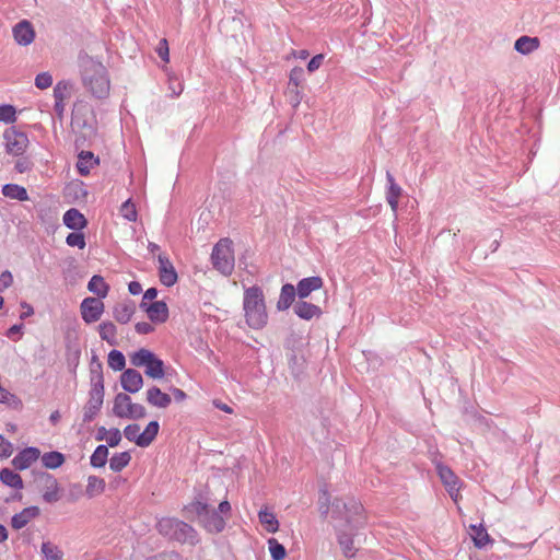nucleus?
I'll return each instance as SVG.
<instances>
[{
	"instance_id": "f257e3e1",
	"label": "nucleus",
	"mask_w": 560,
	"mask_h": 560,
	"mask_svg": "<svg viewBox=\"0 0 560 560\" xmlns=\"http://www.w3.org/2000/svg\"><path fill=\"white\" fill-rule=\"evenodd\" d=\"M81 77L84 88L98 100L106 98L109 94L110 82L105 66L85 56L81 58Z\"/></svg>"
},
{
	"instance_id": "f03ea898",
	"label": "nucleus",
	"mask_w": 560,
	"mask_h": 560,
	"mask_svg": "<svg viewBox=\"0 0 560 560\" xmlns=\"http://www.w3.org/2000/svg\"><path fill=\"white\" fill-rule=\"evenodd\" d=\"M243 310L246 324L253 329H262L268 323L264 291L258 285L244 290Z\"/></svg>"
},
{
	"instance_id": "7ed1b4c3",
	"label": "nucleus",
	"mask_w": 560,
	"mask_h": 560,
	"mask_svg": "<svg viewBox=\"0 0 560 560\" xmlns=\"http://www.w3.org/2000/svg\"><path fill=\"white\" fill-rule=\"evenodd\" d=\"M158 530L168 539L180 544L195 546L199 542V535L195 528L184 521L175 517H163L158 522Z\"/></svg>"
},
{
	"instance_id": "20e7f679",
	"label": "nucleus",
	"mask_w": 560,
	"mask_h": 560,
	"mask_svg": "<svg viewBox=\"0 0 560 560\" xmlns=\"http://www.w3.org/2000/svg\"><path fill=\"white\" fill-rule=\"evenodd\" d=\"M331 516L336 520H345L350 530H358L365 524L363 505L352 498L348 501L335 499L331 505Z\"/></svg>"
},
{
	"instance_id": "39448f33",
	"label": "nucleus",
	"mask_w": 560,
	"mask_h": 560,
	"mask_svg": "<svg viewBox=\"0 0 560 560\" xmlns=\"http://www.w3.org/2000/svg\"><path fill=\"white\" fill-rule=\"evenodd\" d=\"M133 366L144 368V374L153 380H161L165 376V364L154 352L141 348L130 357Z\"/></svg>"
},
{
	"instance_id": "423d86ee",
	"label": "nucleus",
	"mask_w": 560,
	"mask_h": 560,
	"mask_svg": "<svg viewBox=\"0 0 560 560\" xmlns=\"http://www.w3.org/2000/svg\"><path fill=\"white\" fill-rule=\"evenodd\" d=\"M213 268L223 276H230L234 270L235 259L233 252V242L225 237L221 238L211 253Z\"/></svg>"
},
{
	"instance_id": "0eeeda50",
	"label": "nucleus",
	"mask_w": 560,
	"mask_h": 560,
	"mask_svg": "<svg viewBox=\"0 0 560 560\" xmlns=\"http://www.w3.org/2000/svg\"><path fill=\"white\" fill-rule=\"evenodd\" d=\"M113 412L116 417L122 419H142L147 416L144 406L132 402L130 396L126 393H118L114 399Z\"/></svg>"
},
{
	"instance_id": "6e6552de",
	"label": "nucleus",
	"mask_w": 560,
	"mask_h": 560,
	"mask_svg": "<svg viewBox=\"0 0 560 560\" xmlns=\"http://www.w3.org/2000/svg\"><path fill=\"white\" fill-rule=\"evenodd\" d=\"M7 152L13 155H22L28 145V138L25 132L10 127L3 132Z\"/></svg>"
},
{
	"instance_id": "1a4fd4ad",
	"label": "nucleus",
	"mask_w": 560,
	"mask_h": 560,
	"mask_svg": "<svg viewBox=\"0 0 560 560\" xmlns=\"http://www.w3.org/2000/svg\"><path fill=\"white\" fill-rule=\"evenodd\" d=\"M436 472L444 485L446 491L448 492L450 497L453 500H457L459 489H460V481L458 477L454 474V471L446 465L442 463H438L436 466Z\"/></svg>"
},
{
	"instance_id": "9d476101",
	"label": "nucleus",
	"mask_w": 560,
	"mask_h": 560,
	"mask_svg": "<svg viewBox=\"0 0 560 560\" xmlns=\"http://www.w3.org/2000/svg\"><path fill=\"white\" fill-rule=\"evenodd\" d=\"M104 402V390L91 388L89 392V400L83 407V423L94 420L102 409Z\"/></svg>"
},
{
	"instance_id": "9b49d317",
	"label": "nucleus",
	"mask_w": 560,
	"mask_h": 560,
	"mask_svg": "<svg viewBox=\"0 0 560 560\" xmlns=\"http://www.w3.org/2000/svg\"><path fill=\"white\" fill-rule=\"evenodd\" d=\"M82 319L86 324L97 322L103 312L104 303L97 298H85L80 305Z\"/></svg>"
},
{
	"instance_id": "f8f14e48",
	"label": "nucleus",
	"mask_w": 560,
	"mask_h": 560,
	"mask_svg": "<svg viewBox=\"0 0 560 560\" xmlns=\"http://www.w3.org/2000/svg\"><path fill=\"white\" fill-rule=\"evenodd\" d=\"M159 261V278L162 284L165 287H173L177 280L178 276L177 272L172 264V261L168 259L167 256L160 254L158 256Z\"/></svg>"
},
{
	"instance_id": "ddd939ff",
	"label": "nucleus",
	"mask_w": 560,
	"mask_h": 560,
	"mask_svg": "<svg viewBox=\"0 0 560 560\" xmlns=\"http://www.w3.org/2000/svg\"><path fill=\"white\" fill-rule=\"evenodd\" d=\"M120 385L125 392L136 394L143 386V377L136 369H126L120 375Z\"/></svg>"
},
{
	"instance_id": "4468645a",
	"label": "nucleus",
	"mask_w": 560,
	"mask_h": 560,
	"mask_svg": "<svg viewBox=\"0 0 560 560\" xmlns=\"http://www.w3.org/2000/svg\"><path fill=\"white\" fill-rule=\"evenodd\" d=\"M39 457L40 451L37 447L28 446L20 451L11 463L16 470H24L27 469Z\"/></svg>"
},
{
	"instance_id": "2eb2a0df",
	"label": "nucleus",
	"mask_w": 560,
	"mask_h": 560,
	"mask_svg": "<svg viewBox=\"0 0 560 560\" xmlns=\"http://www.w3.org/2000/svg\"><path fill=\"white\" fill-rule=\"evenodd\" d=\"M13 36L19 45L27 46L33 43L35 31L32 23L27 20L16 23L13 27Z\"/></svg>"
},
{
	"instance_id": "dca6fc26",
	"label": "nucleus",
	"mask_w": 560,
	"mask_h": 560,
	"mask_svg": "<svg viewBox=\"0 0 560 560\" xmlns=\"http://www.w3.org/2000/svg\"><path fill=\"white\" fill-rule=\"evenodd\" d=\"M70 88H71V84L68 81H59L54 88V98H55L54 110L59 119L63 118L65 100L70 96V94H69Z\"/></svg>"
},
{
	"instance_id": "f3484780",
	"label": "nucleus",
	"mask_w": 560,
	"mask_h": 560,
	"mask_svg": "<svg viewBox=\"0 0 560 560\" xmlns=\"http://www.w3.org/2000/svg\"><path fill=\"white\" fill-rule=\"evenodd\" d=\"M200 524L209 533H221L225 527V520L217 510L209 509L205 516L200 520Z\"/></svg>"
},
{
	"instance_id": "a211bd4d",
	"label": "nucleus",
	"mask_w": 560,
	"mask_h": 560,
	"mask_svg": "<svg viewBox=\"0 0 560 560\" xmlns=\"http://www.w3.org/2000/svg\"><path fill=\"white\" fill-rule=\"evenodd\" d=\"M324 284L319 276L301 279L296 284V293L300 300L306 299L312 292L319 290Z\"/></svg>"
},
{
	"instance_id": "6ab92c4d",
	"label": "nucleus",
	"mask_w": 560,
	"mask_h": 560,
	"mask_svg": "<svg viewBox=\"0 0 560 560\" xmlns=\"http://www.w3.org/2000/svg\"><path fill=\"white\" fill-rule=\"evenodd\" d=\"M293 312L296 316L304 320H311L314 317L319 318L323 314V311L318 305L308 303L303 300H299L294 303Z\"/></svg>"
},
{
	"instance_id": "aec40b11",
	"label": "nucleus",
	"mask_w": 560,
	"mask_h": 560,
	"mask_svg": "<svg viewBox=\"0 0 560 560\" xmlns=\"http://www.w3.org/2000/svg\"><path fill=\"white\" fill-rule=\"evenodd\" d=\"M40 514L38 506H28L23 509L20 513H16L11 518V526L15 530L25 527L32 520L36 518Z\"/></svg>"
},
{
	"instance_id": "412c9836",
	"label": "nucleus",
	"mask_w": 560,
	"mask_h": 560,
	"mask_svg": "<svg viewBox=\"0 0 560 560\" xmlns=\"http://www.w3.org/2000/svg\"><path fill=\"white\" fill-rule=\"evenodd\" d=\"M148 308V317L152 323L163 324L168 319V306L164 301H154Z\"/></svg>"
},
{
	"instance_id": "4be33fe9",
	"label": "nucleus",
	"mask_w": 560,
	"mask_h": 560,
	"mask_svg": "<svg viewBox=\"0 0 560 560\" xmlns=\"http://www.w3.org/2000/svg\"><path fill=\"white\" fill-rule=\"evenodd\" d=\"M63 224L73 231H81L88 225L85 217L75 208L67 210L63 214Z\"/></svg>"
},
{
	"instance_id": "5701e85b",
	"label": "nucleus",
	"mask_w": 560,
	"mask_h": 560,
	"mask_svg": "<svg viewBox=\"0 0 560 560\" xmlns=\"http://www.w3.org/2000/svg\"><path fill=\"white\" fill-rule=\"evenodd\" d=\"M147 401L156 408H167L172 402L171 395L163 393L158 386H152L147 390Z\"/></svg>"
},
{
	"instance_id": "b1692460",
	"label": "nucleus",
	"mask_w": 560,
	"mask_h": 560,
	"mask_svg": "<svg viewBox=\"0 0 560 560\" xmlns=\"http://www.w3.org/2000/svg\"><path fill=\"white\" fill-rule=\"evenodd\" d=\"M336 532H337V540L341 547L343 556L347 558L354 557L358 549L354 547V544H353V530H350L348 533L341 528H337Z\"/></svg>"
},
{
	"instance_id": "393cba45",
	"label": "nucleus",
	"mask_w": 560,
	"mask_h": 560,
	"mask_svg": "<svg viewBox=\"0 0 560 560\" xmlns=\"http://www.w3.org/2000/svg\"><path fill=\"white\" fill-rule=\"evenodd\" d=\"M387 179V191H386V200L390 206L393 211H396L398 208V199L401 196L402 189L398 184H396L394 176L389 171L386 172Z\"/></svg>"
},
{
	"instance_id": "a878e982",
	"label": "nucleus",
	"mask_w": 560,
	"mask_h": 560,
	"mask_svg": "<svg viewBox=\"0 0 560 560\" xmlns=\"http://www.w3.org/2000/svg\"><path fill=\"white\" fill-rule=\"evenodd\" d=\"M91 388L104 390L103 364L96 354L92 355L90 364Z\"/></svg>"
},
{
	"instance_id": "bb28decb",
	"label": "nucleus",
	"mask_w": 560,
	"mask_h": 560,
	"mask_svg": "<svg viewBox=\"0 0 560 560\" xmlns=\"http://www.w3.org/2000/svg\"><path fill=\"white\" fill-rule=\"evenodd\" d=\"M298 295L295 287L291 283H285L282 285L279 300L277 302V310L278 311H285L290 308L295 300V296Z\"/></svg>"
},
{
	"instance_id": "cd10ccee",
	"label": "nucleus",
	"mask_w": 560,
	"mask_h": 560,
	"mask_svg": "<svg viewBox=\"0 0 560 560\" xmlns=\"http://www.w3.org/2000/svg\"><path fill=\"white\" fill-rule=\"evenodd\" d=\"M46 491L43 493V499L47 503H55L59 501V487L57 479L50 474H44Z\"/></svg>"
},
{
	"instance_id": "c85d7f7f",
	"label": "nucleus",
	"mask_w": 560,
	"mask_h": 560,
	"mask_svg": "<svg viewBox=\"0 0 560 560\" xmlns=\"http://www.w3.org/2000/svg\"><path fill=\"white\" fill-rule=\"evenodd\" d=\"M539 46L540 40L538 37H530L527 35L518 37L514 43V49L522 55H529L537 50Z\"/></svg>"
},
{
	"instance_id": "c756f323",
	"label": "nucleus",
	"mask_w": 560,
	"mask_h": 560,
	"mask_svg": "<svg viewBox=\"0 0 560 560\" xmlns=\"http://www.w3.org/2000/svg\"><path fill=\"white\" fill-rule=\"evenodd\" d=\"M136 312V306L132 301L119 303L114 306L113 316L120 324H127Z\"/></svg>"
},
{
	"instance_id": "7c9ffc66",
	"label": "nucleus",
	"mask_w": 560,
	"mask_h": 560,
	"mask_svg": "<svg viewBox=\"0 0 560 560\" xmlns=\"http://www.w3.org/2000/svg\"><path fill=\"white\" fill-rule=\"evenodd\" d=\"M470 536L474 541V545L481 549L485 548L488 544H492L493 539L488 534L487 529L482 524L480 525H470Z\"/></svg>"
},
{
	"instance_id": "2f4dec72",
	"label": "nucleus",
	"mask_w": 560,
	"mask_h": 560,
	"mask_svg": "<svg viewBox=\"0 0 560 560\" xmlns=\"http://www.w3.org/2000/svg\"><path fill=\"white\" fill-rule=\"evenodd\" d=\"M94 164H98V158H95L91 151L83 150L79 153L77 168L80 175H89Z\"/></svg>"
},
{
	"instance_id": "473e14b6",
	"label": "nucleus",
	"mask_w": 560,
	"mask_h": 560,
	"mask_svg": "<svg viewBox=\"0 0 560 560\" xmlns=\"http://www.w3.org/2000/svg\"><path fill=\"white\" fill-rule=\"evenodd\" d=\"M88 290L101 300L107 296L109 285L105 282L102 276L94 275L88 283Z\"/></svg>"
},
{
	"instance_id": "72a5a7b5",
	"label": "nucleus",
	"mask_w": 560,
	"mask_h": 560,
	"mask_svg": "<svg viewBox=\"0 0 560 560\" xmlns=\"http://www.w3.org/2000/svg\"><path fill=\"white\" fill-rule=\"evenodd\" d=\"M288 365L293 377L298 378L305 370V358L292 350L288 353Z\"/></svg>"
},
{
	"instance_id": "f704fd0d",
	"label": "nucleus",
	"mask_w": 560,
	"mask_h": 560,
	"mask_svg": "<svg viewBox=\"0 0 560 560\" xmlns=\"http://www.w3.org/2000/svg\"><path fill=\"white\" fill-rule=\"evenodd\" d=\"M0 480L10 488L22 489L24 487L22 477L10 468L0 470Z\"/></svg>"
},
{
	"instance_id": "c9c22d12",
	"label": "nucleus",
	"mask_w": 560,
	"mask_h": 560,
	"mask_svg": "<svg viewBox=\"0 0 560 560\" xmlns=\"http://www.w3.org/2000/svg\"><path fill=\"white\" fill-rule=\"evenodd\" d=\"M160 424L153 420L148 423L144 431L140 433L139 447H148L159 434Z\"/></svg>"
},
{
	"instance_id": "e433bc0d",
	"label": "nucleus",
	"mask_w": 560,
	"mask_h": 560,
	"mask_svg": "<svg viewBox=\"0 0 560 560\" xmlns=\"http://www.w3.org/2000/svg\"><path fill=\"white\" fill-rule=\"evenodd\" d=\"M2 194L4 197L15 199L19 201L28 200L27 190L18 184H5L2 186Z\"/></svg>"
},
{
	"instance_id": "4c0bfd02",
	"label": "nucleus",
	"mask_w": 560,
	"mask_h": 560,
	"mask_svg": "<svg viewBox=\"0 0 560 560\" xmlns=\"http://www.w3.org/2000/svg\"><path fill=\"white\" fill-rule=\"evenodd\" d=\"M303 80H304V70H303V68L294 67L290 71L289 88L291 89V92L295 93V98H294L295 105H298L301 102V97L299 95L298 88H299V85L301 84V82Z\"/></svg>"
},
{
	"instance_id": "58836bf2",
	"label": "nucleus",
	"mask_w": 560,
	"mask_h": 560,
	"mask_svg": "<svg viewBox=\"0 0 560 560\" xmlns=\"http://www.w3.org/2000/svg\"><path fill=\"white\" fill-rule=\"evenodd\" d=\"M40 458L43 466L48 469H57L60 466H62V464L66 460L65 455L58 451L47 452L44 455H42Z\"/></svg>"
},
{
	"instance_id": "ea45409f",
	"label": "nucleus",
	"mask_w": 560,
	"mask_h": 560,
	"mask_svg": "<svg viewBox=\"0 0 560 560\" xmlns=\"http://www.w3.org/2000/svg\"><path fill=\"white\" fill-rule=\"evenodd\" d=\"M100 337L110 346H116L117 328L112 322H103L98 325Z\"/></svg>"
},
{
	"instance_id": "a19ab883",
	"label": "nucleus",
	"mask_w": 560,
	"mask_h": 560,
	"mask_svg": "<svg viewBox=\"0 0 560 560\" xmlns=\"http://www.w3.org/2000/svg\"><path fill=\"white\" fill-rule=\"evenodd\" d=\"M108 446L98 445L90 457V464L94 468H102L106 465L108 458Z\"/></svg>"
},
{
	"instance_id": "79ce46f5",
	"label": "nucleus",
	"mask_w": 560,
	"mask_h": 560,
	"mask_svg": "<svg viewBox=\"0 0 560 560\" xmlns=\"http://www.w3.org/2000/svg\"><path fill=\"white\" fill-rule=\"evenodd\" d=\"M106 487L105 480L97 476H90L88 478V485L85 493L89 498H94L104 492Z\"/></svg>"
},
{
	"instance_id": "37998d69",
	"label": "nucleus",
	"mask_w": 560,
	"mask_h": 560,
	"mask_svg": "<svg viewBox=\"0 0 560 560\" xmlns=\"http://www.w3.org/2000/svg\"><path fill=\"white\" fill-rule=\"evenodd\" d=\"M0 404H4L14 410H21L23 408L21 398L9 392L2 385H0Z\"/></svg>"
},
{
	"instance_id": "c03bdc74",
	"label": "nucleus",
	"mask_w": 560,
	"mask_h": 560,
	"mask_svg": "<svg viewBox=\"0 0 560 560\" xmlns=\"http://www.w3.org/2000/svg\"><path fill=\"white\" fill-rule=\"evenodd\" d=\"M131 455L129 452L116 453L109 459V468L115 472H119L129 465Z\"/></svg>"
},
{
	"instance_id": "a18cd8bd",
	"label": "nucleus",
	"mask_w": 560,
	"mask_h": 560,
	"mask_svg": "<svg viewBox=\"0 0 560 560\" xmlns=\"http://www.w3.org/2000/svg\"><path fill=\"white\" fill-rule=\"evenodd\" d=\"M259 522L269 533H276L279 529V522L272 512L260 510L258 513Z\"/></svg>"
},
{
	"instance_id": "49530a36",
	"label": "nucleus",
	"mask_w": 560,
	"mask_h": 560,
	"mask_svg": "<svg viewBox=\"0 0 560 560\" xmlns=\"http://www.w3.org/2000/svg\"><path fill=\"white\" fill-rule=\"evenodd\" d=\"M107 363L110 369L114 371H125L126 359L121 351L113 349L108 353Z\"/></svg>"
},
{
	"instance_id": "de8ad7c7",
	"label": "nucleus",
	"mask_w": 560,
	"mask_h": 560,
	"mask_svg": "<svg viewBox=\"0 0 560 560\" xmlns=\"http://www.w3.org/2000/svg\"><path fill=\"white\" fill-rule=\"evenodd\" d=\"M40 550L46 560H62L63 552L50 541L43 542Z\"/></svg>"
},
{
	"instance_id": "09e8293b",
	"label": "nucleus",
	"mask_w": 560,
	"mask_h": 560,
	"mask_svg": "<svg viewBox=\"0 0 560 560\" xmlns=\"http://www.w3.org/2000/svg\"><path fill=\"white\" fill-rule=\"evenodd\" d=\"M268 548L272 560H282L287 555L285 547L276 538L268 539Z\"/></svg>"
},
{
	"instance_id": "8fccbe9b",
	"label": "nucleus",
	"mask_w": 560,
	"mask_h": 560,
	"mask_svg": "<svg viewBox=\"0 0 560 560\" xmlns=\"http://www.w3.org/2000/svg\"><path fill=\"white\" fill-rule=\"evenodd\" d=\"M66 243L70 247H78L80 249H83L86 245L85 236L80 231H73L69 233L66 237Z\"/></svg>"
},
{
	"instance_id": "3c124183",
	"label": "nucleus",
	"mask_w": 560,
	"mask_h": 560,
	"mask_svg": "<svg viewBox=\"0 0 560 560\" xmlns=\"http://www.w3.org/2000/svg\"><path fill=\"white\" fill-rule=\"evenodd\" d=\"M16 120V109L13 105H0V122L12 124Z\"/></svg>"
},
{
	"instance_id": "603ef678",
	"label": "nucleus",
	"mask_w": 560,
	"mask_h": 560,
	"mask_svg": "<svg viewBox=\"0 0 560 560\" xmlns=\"http://www.w3.org/2000/svg\"><path fill=\"white\" fill-rule=\"evenodd\" d=\"M140 425L137 423L128 424L124 429V436L130 441L133 442L136 445L139 446V439L140 436Z\"/></svg>"
},
{
	"instance_id": "864d4df0",
	"label": "nucleus",
	"mask_w": 560,
	"mask_h": 560,
	"mask_svg": "<svg viewBox=\"0 0 560 560\" xmlns=\"http://www.w3.org/2000/svg\"><path fill=\"white\" fill-rule=\"evenodd\" d=\"M187 509L189 512L195 513L196 516L198 517V520L200 521L210 508L207 502L196 500V501L191 502L187 506Z\"/></svg>"
},
{
	"instance_id": "5fc2aeb1",
	"label": "nucleus",
	"mask_w": 560,
	"mask_h": 560,
	"mask_svg": "<svg viewBox=\"0 0 560 560\" xmlns=\"http://www.w3.org/2000/svg\"><path fill=\"white\" fill-rule=\"evenodd\" d=\"M120 212L122 214V217L125 219H127L128 221H136L137 220V210H136V207L135 205L131 202L130 199L126 200L121 207H120Z\"/></svg>"
},
{
	"instance_id": "6e6d98bb",
	"label": "nucleus",
	"mask_w": 560,
	"mask_h": 560,
	"mask_svg": "<svg viewBox=\"0 0 560 560\" xmlns=\"http://www.w3.org/2000/svg\"><path fill=\"white\" fill-rule=\"evenodd\" d=\"M52 84V77L49 72L38 73L35 78V86L39 90H46Z\"/></svg>"
},
{
	"instance_id": "4d7b16f0",
	"label": "nucleus",
	"mask_w": 560,
	"mask_h": 560,
	"mask_svg": "<svg viewBox=\"0 0 560 560\" xmlns=\"http://www.w3.org/2000/svg\"><path fill=\"white\" fill-rule=\"evenodd\" d=\"M13 453V444L0 434V458H8Z\"/></svg>"
},
{
	"instance_id": "13d9d810",
	"label": "nucleus",
	"mask_w": 560,
	"mask_h": 560,
	"mask_svg": "<svg viewBox=\"0 0 560 560\" xmlns=\"http://www.w3.org/2000/svg\"><path fill=\"white\" fill-rule=\"evenodd\" d=\"M155 50H156L158 56L163 61H165V62L170 61L168 43L165 38H163L159 42V45Z\"/></svg>"
},
{
	"instance_id": "bf43d9fd",
	"label": "nucleus",
	"mask_w": 560,
	"mask_h": 560,
	"mask_svg": "<svg viewBox=\"0 0 560 560\" xmlns=\"http://www.w3.org/2000/svg\"><path fill=\"white\" fill-rule=\"evenodd\" d=\"M109 447L117 446L121 441V432L117 428L109 430L108 438H106Z\"/></svg>"
},
{
	"instance_id": "052dcab7",
	"label": "nucleus",
	"mask_w": 560,
	"mask_h": 560,
	"mask_svg": "<svg viewBox=\"0 0 560 560\" xmlns=\"http://www.w3.org/2000/svg\"><path fill=\"white\" fill-rule=\"evenodd\" d=\"M12 283H13V276H12L11 271L4 270L0 275V292H3L8 288H10L12 285Z\"/></svg>"
},
{
	"instance_id": "680f3d73",
	"label": "nucleus",
	"mask_w": 560,
	"mask_h": 560,
	"mask_svg": "<svg viewBox=\"0 0 560 560\" xmlns=\"http://www.w3.org/2000/svg\"><path fill=\"white\" fill-rule=\"evenodd\" d=\"M33 166V163L27 158H21L15 162L14 168L18 173H25L30 171Z\"/></svg>"
},
{
	"instance_id": "e2e57ef3",
	"label": "nucleus",
	"mask_w": 560,
	"mask_h": 560,
	"mask_svg": "<svg viewBox=\"0 0 560 560\" xmlns=\"http://www.w3.org/2000/svg\"><path fill=\"white\" fill-rule=\"evenodd\" d=\"M325 59V56L323 54H318L314 56L307 63V70L308 72L316 71L322 65Z\"/></svg>"
},
{
	"instance_id": "0e129e2a",
	"label": "nucleus",
	"mask_w": 560,
	"mask_h": 560,
	"mask_svg": "<svg viewBox=\"0 0 560 560\" xmlns=\"http://www.w3.org/2000/svg\"><path fill=\"white\" fill-rule=\"evenodd\" d=\"M135 329L140 335H148L154 330V327L148 322H139L135 325Z\"/></svg>"
},
{
	"instance_id": "69168bd1",
	"label": "nucleus",
	"mask_w": 560,
	"mask_h": 560,
	"mask_svg": "<svg viewBox=\"0 0 560 560\" xmlns=\"http://www.w3.org/2000/svg\"><path fill=\"white\" fill-rule=\"evenodd\" d=\"M23 329V324H15L11 326L7 331V337L10 339H19Z\"/></svg>"
},
{
	"instance_id": "338daca9",
	"label": "nucleus",
	"mask_w": 560,
	"mask_h": 560,
	"mask_svg": "<svg viewBox=\"0 0 560 560\" xmlns=\"http://www.w3.org/2000/svg\"><path fill=\"white\" fill-rule=\"evenodd\" d=\"M170 392L172 393L174 399L177 402L184 401L187 398V394L183 389H180V388L171 387Z\"/></svg>"
},
{
	"instance_id": "774afa93",
	"label": "nucleus",
	"mask_w": 560,
	"mask_h": 560,
	"mask_svg": "<svg viewBox=\"0 0 560 560\" xmlns=\"http://www.w3.org/2000/svg\"><path fill=\"white\" fill-rule=\"evenodd\" d=\"M129 293L132 295H138L142 292V285L138 281H131L128 284Z\"/></svg>"
}]
</instances>
